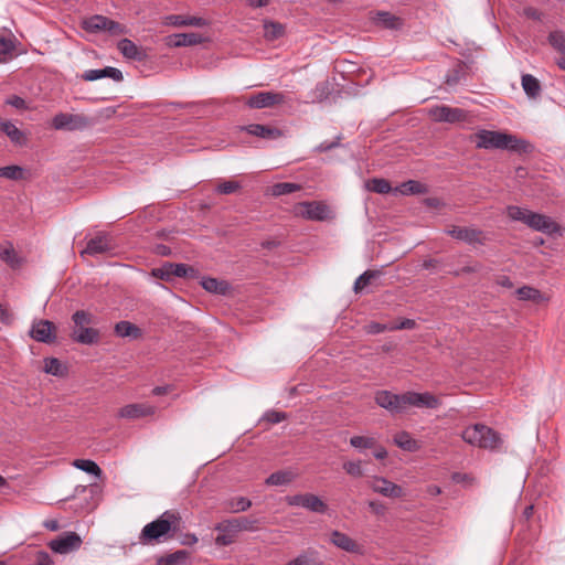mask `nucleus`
I'll use <instances>...</instances> for the list:
<instances>
[{
	"label": "nucleus",
	"instance_id": "50",
	"mask_svg": "<svg viewBox=\"0 0 565 565\" xmlns=\"http://www.w3.org/2000/svg\"><path fill=\"white\" fill-rule=\"evenodd\" d=\"M169 264L170 263H166L161 267L153 268L151 270V275L154 278H158V279H161V280H166V281L171 280L172 279V273H171L172 269L169 268Z\"/></svg>",
	"mask_w": 565,
	"mask_h": 565
},
{
	"label": "nucleus",
	"instance_id": "8",
	"mask_svg": "<svg viewBox=\"0 0 565 565\" xmlns=\"http://www.w3.org/2000/svg\"><path fill=\"white\" fill-rule=\"evenodd\" d=\"M286 103V95L280 92H258L250 95L245 104L249 108L262 109Z\"/></svg>",
	"mask_w": 565,
	"mask_h": 565
},
{
	"label": "nucleus",
	"instance_id": "63",
	"mask_svg": "<svg viewBox=\"0 0 565 565\" xmlns=\"http://www.w3.org/2000/svg\"><path fill=\"white\" fill-rule=\"evenodd\" d=\"M36 564L38 565H50L51 564L50 555L45 552H39L38 558H36Z\"/></svg>",
	"mask_w": 565,
	"mask_h": 565
},
{
	"label": "nucleus",
	"instance_id": "20",
	"mask_svg": "<svg viewBox=\"0 0 565 565\" xmlns=\"http://www.w3.org/2000/svg\"><path fill=\"white\" fill-rule=\"evenodd\" d=\"M166 44L169 47L193 46L204 42V38L199 33H177L166 36Z\"/></svg>",
	"mask_w": 565,
	"mask_h": 565
},
{
	"label": "nucleus",
	"instance_id": "31",
	"mask_svg": "<svg viewBox=\"0 0 565 565\" xmlns=\"http://www.w3.org/2000/svg\"><path fill=\"white\" fill-rule=\"evenodd\" d=\"M115 333L120 338H138L140 335V329L129 321H119L115 324Z\"/></svg>",
	"mask_w": 565,
	"mask_h": 565
},
{
	"label": "nucleus",
	"instance_id": "23",
	"mask_svg": "<svg viewBox=\"0 0 565 565\" xmlns=\"http://www.w3.org/2000/svg\"><path fill=\"white\" fill-rule=\"evenodd\" d=\"M0 132H3L15 146L22 147L26 145V135L22 130H20L12 121L3 120L1 117Z\"/></svg>",
	"mask_w": 565,
	"mask_h": 565
},
{
	"label": "nucleus",
	"instance_id": "16",
	"mask_svg": "<svg viewBox=\"0 0 565 565\" xmlns=\"http://www.w3.org/2000/svg\"><path fill=\"white\" fill-rule=\"evenodd\" d=\"M257 519L249 516H241L224 520L215 525L216 531H232L238 533L241 531H254L257 529Z\"/></svg>",
	"mask_w": 565,
	"mask_h": 565
},
{
	"label": "nucleus",
	"instance_id": "48",
	"mask_svg": "<svg viewBox=\"0 0 565 565\" xmlns=\"http://www.w3.org/2000/svg\"><path fill=\"white\" fill-rule=\"evenodd\" d=\"M462 76H463V67H462V65L458 64L452 70H450L448 72V74L446 75L445 83L449 86L457 85L458 83H460Z\"/></svg>",
	"mask_w": 565,
	"mask_h": 565
},
{
	"label": "nucleus",
	"instance_id": "22",
	"mask_svg": "<svg viewBox=\"0 0 565 565\" xmlns=\"http://www.w3.org/2000/svg\"><path fill=\"white\" fill-rule=\"evenodd\" d=\"M117 49L122 54V56L127 60L142 62L148 56L145 49L136 45L131 40L126 39V38L121 39L117 43Z\"/></svg>",
	"mask_w": 565,
	"mask_h": 565
},
{
	"label": "nucleus",
	"instance_id": "61",
	"mask_svg": "<svg viewBox=\"0 0 565 565\" xmlns=\"http://www.w3.org/2000/svg\"><path fill=\"white\" fill-rule=\"evenodd\" d=\"M13 322V315L0 303V323L9 326Z\"/></svg>",
	"mask_w": 565,
	"mask_h": 565
},
{
	"label": "nucleus",
	"instance_id": "34",
	"mask_svg": "<svg viewBox=\"0 0 565 565\" xmlns=\"http://www.w3.org/2000/svg\"><path fill=\"white\" fill-rule=\"evenodd\" d=\"M377 22L386 29L396 30L402 26V20L386 11L377 12Z\"/></svg>",
	"mask_w": 565,
	"mask_h": 565
},
{
	"label": "nucleus",
	"instance_id": "7",
	"mask_svg": "<svg viewBox=\"0 0 565 565\" xmlns=\"http://www.w3.org/2000/svg\"><path fill=\"white\" fill-rule=\"evenodd\" d=\"M90 125V120L79 114L58 113L52 119V127L56 130H83Z\"/></svg>",
	"mask_w": 565,
	"mask_h": 565
},
{
	"label": "nucleus",
	"instance_id": "62",
	"mask_svg": "<svg viewBox=\"0 0 565 565\" xmlns=\"http://www.w3.org/2000/svg\"><path fill=\"white\" fill-rule=\"evenodd\" d=\"M415 327V321L412 319H404L399 324L390 326V331L393 330H402V329H413Z\"/></svg>",
	"mask_w": 565,
	"mask_h": 565
},
{
	"label": "nucleus",
	"instance_id": "4",
	"mask_svg": "<svg viewBox=\"0 0 565 565\" xmlns=\"http://www.w3.org/2000/svg\"><path fill=\"white\" fill-rule=\"evenodd\" d=\"M507 214L511 220L522 222L529 227L545 234H553L558 231V225L550 216L527 209L510 205L507 209Z\"/></svg>",
	"mask_w": 565,
	"mask_h": 565
},
{
	"label": "nucleus",
	"instance_id": "42",
	"mask_svg": "<svg viewBox=\"0 0 565 565\" xmlns=\"http://www.w3.org/2000/svg\"><path fill=\"white\" fill-rule=\"evenodd\" d=\"M285 28L278 22H266L264 24V34L267 40H276L282 36Z\"/></svg>",
	"mask_w": 565,
	"mask_h": 565
},
{
	"label": "nucleus",
	"instance_id": "43",
	"mask_svg": "<svg viewBox=\"0 0 565 565\" xmlns=\"http://www.w3.org/2000/svg\"><path fill=\"white\" fill-rule=\"evenodd\" d=\"M396 190L402 194H422L426 191L425 185L415 180L402 183Z\"/></svg>",
	"mask_w": 565,
	"mask_h": 565
},
{
	"label": "nucleus",
	"instance_id": "55",
	"mask_svg": "<svg viewBox=\"0 0 565 565\" xmlns=\"http://www.w3.org/2000/svg\"><path fill=\"white\" fill-rule=\"evenodd\" d=\"M341 139H342V137H341V135H339L335 137V139L333 141H323L315 148V151L322 153V152L332 150L334 148H338L340 146Z\"/></svg>",
	"mask_w": 565,
	"mask_h": 565
},
{
	"label": "nucleus",
	"instance_id": "51",
	"mask_svg": "<svg viewBox=\"0 0 565 565\" xmlns=\"http://www.w3.org/2000/svg\"><path fill=\"white\" fill-rule=\"evenodd\" d=\"M343 469L348 475L354 478H360L363 476V470L360 461H347L343 463Z\"/></svg>",
	"mask_w": 565,
	"mask_h": 565
},
{
	"label": "nucleus",
	"instance_id": "37",
	"mask_svg": "<svg viewBox=\"0 0 565 565\" xmlns=\"http://www.w3.org/2000/svg\"><path fill=\"white\" fill-rule=\"evenodd\" d=\"M74 467H76L77 469H81L87 473H90V475H94L95 477L97 478H100L102 477V469L99 468V466L93 461V460H89V459H76L74 462H73Z\"/></svg>",
	"mask_w": 565,
	"mask_h": 565
},
{
	"label": "nucleus",
	"instance_id": "14",
	"mask_svg": "<svg viewBox=\"0 0 565 565\" xmlns=\"http://www.w3.org/2000/svg\"><path fill=\"white\" fill-rule=\"evenodd\" d=\"M82 545L81 536L75 532H66L49 544L50 548L58 554H67L77 551Z\"/></svg>",
	"mask_w": 565,
	"mask_h": 565
},
{
	"label": "nucleus",
	"instance_id": "33",
	"mask_svg": "<svg viewBox=\"0 0 565 565\" xmlns=\"http://www.w3.org/2000/svg\"><path fill=\"white\" fill-rule=\"evenodd\" d=\"M522 87L525 94L532 98L537 97L541 93L540 82L531 74H524L522 76Z\"/></svg>",
	"mask_w": 565,
	"mask_h": 565
},
{
	"label": "nucleus",
	"instance_id": "12",
	"mask_svg": "<svg viewBox=\"0 0 565 565\" xmlns=\"http://www.w3.org/2000/svg\"><path fill=\"white\" fill-rule=\"evenodd\" d=\"M30 337L38 342L54 343L56 340V326L50 320H35L32 323Z\"/></svg>",
	"mask_w": 565,
	"mask_h": 565
},
{
	"label": "nucleus",
	"instance_id": "19",
	"mask_svg": "<svg viewBox=\"0 0 565 565\" xmlns=\"http://www.w3.org/2000/svg\"><path fill=\"white\" fill-rule=\"evenodd\" d=\"M162 24L167 25V26H174V28H183V26L202 28V26L207 25V21L200 17L169 14L163 18Z\"/></svg>",
	"mask_w": 565,
	"mask_h": 565
},
{
	"label": "nucleus",
	"instance_id": "54",
	"mask_svg": "<svg viewBox=\"0 0 565 565\" xmlns=\"http://www.w3.org/2000/svg\"><path fill=\"white\" fill-rule=\"evenodd\" d=\"M220 534L215 539V543L220 546H227L234 542L235 534L232 531H218Z\"/></svg>",
	"mask_w": 565,
	"mask_h": 565
},
{
	"label": "nucleus",
	"instance_id": "29",
	"mask_svg": "<svg viewBox=\"0 0 565 565\" xmlns=\"http://www.w3.org/2000/svg\"><path fill=\"white\" fill-rule=\"evenodd\" d=\"M295 473L289 470H279L271 473L266 480L267 486H287L295 479Z\"/></svg>",
	"mask_w": 565,
	"mask_h": 565
},
{
	"label": "nucleus",
	"instance_id": "60",
	"mask_svg": "<svg viewBox=\"0 0 565 565\" xmlns=\"http://www.w3.org/2000/svg\"><path fill=\"white\" fill-rule=\"evenodd\" d=\"M0 258L10 265H14L17 255H15L14 249L12 247H9V248H3L0 252Z\"/></svg>",
	"mask_w": 565,
	"mask_h": 565
},
{
	"label": "nucleus",
	"instance_id": "41",
	"mask_svg": "<svg viewBox=\"0 0 565 565\" xmlns=\"http://www.w3.org/2000/svg\"><path fill=\"white\" fill-rule=\"evenodd\" d=\"M301 185L292 182H279L271 186V194L275 196H280L289 193H294L299 191Z\"/></svg>",
	"mask_w": 565,
	"mask_h": 565
},
{
	"label": "nucleus",
	"instance_id": "25",
	"mask_svg": "<svg viewBox=\"0 0 565 565\" xmlns=\"http://www.w3.org/2000/svg\"><path fill=\"white\" fill-rule=\"evenodd\" d=\"M330 541L333 545L337 547L349 552V553H360L361 546L352 540L349 535L340 532V531H332Z\"/></svg>",
	"mask_w": 565,
	"mask_h": 565
},
{
	"label": "nucleus",
	"instance_id": "36",
	"mask_svg": "<svg viewBox=\"0 0 565 565\" xmlns=\"http://www.w3.org/2000/svg\"><path fill=\"white\" fill-rule=\"evenodd\" d=\"M189 553L185 550H179L174 553L162 556L158 559L159 565H178L185 562Z\"/></svg>",
	"mask_w": 565,
	"mask_h": 565
},
{
	"label": "nucleus",
	"instance_id": "3",
	"mask_svg": "<svg viewBox=\"0 0 565 565\" xmlns=\"http://www.w3.org/2000/svg\"><path fill=\"white\" fill-rule=\"evenodd\" d=\"M74 323L71 338L74 342L85 345L97 344L100 340V332L92 328L95 317L86 310H77L72 315Z\"/></svg>",
	"mask_w": 565,
	"mask_h": 565
},
{
	"label": "nucleus",
	"instance_id": "6",
	"mask_svg": "<svg viewBox=\"0 0 565 565\" xmlns=\"http://www.w3.org/2000/svg\"><path fill=\"white\" fill-rule=\"evenodd\" d=\"M295 214L306 220L319 222L332 217V211L321 201L300 202L295 206Z\"/></svg>",
	"mask_w": 565,
	"mask_h": 565
},
{
	"label": "nucleus",
	"instance_id": "18",
	"mask_svg": "<svg viewBox=\"0 0 565 565\" xmlns=\"http://www.w3.org/2000/svg\"><path fill=\"white\" fill-rule=\"evenodd\" d=\"M156 407L147 403L128 404L118 412V417L126 419H139L153 415Z\"/></svg>",
	"mask_w": 565,
	"mask_h": 565
},
{
	"label": "nucleus",
	"instance_id": "53",
	"mask_svg": "<svg viewBox=\"0 0 565 565\" xmlns=\"http://www.w3.org/2000/svg\"><path fill=\"white\" fill-rule=\"evenodd\" d=\"M13 50L14 43L12 42V40L6 36H0V62L4 61L2 56L10 55L13 52Z\"/></svg>",
	"mask_w": 565,
	"mask_h": 565
},
{
	"label": "nucleus",
	"instance_id": "58",
	"mask_svg": "<svg viewBox=\"0 0 565 565\" xmlns=\"http://www.w3.org/2000/svg\"><path fill=\"white\" fill-rule=\"evenodd\" d=\"M287 415L284 412L270 411L264 415V419L270 424H278L286 419Z\"/></svg>",
	"mask_w": 565,
	"mask_h": 565
},
{
	"label": "nucleus",
	"instance_id": "39",
	"mask_svg": "<svg viewBox=\"0 0 565 565\" xmlns=\"http://www.w3.org/2000/svg\"><path fill=\"white\" fill-rule=\"evenodd\" d=\"M169 268L172 269V277L180 278H193L196 274V270L189 265L185 264H169Z\"/></svg>",
	"mask_w": 565,
	"mask_h": 565
},
{
	"label": "nucleus",
	"instance_id": "40",
	"mask_svg": "<svg viewBox=\"0 0 565 565\" xmlns=\"http://www.w3.org/2000/svg\"><path fill=\"white\" fill-rule=\"evenodd\" d=\"M24 174V170L20 166H7L0 168V178H4L8 180H22Z\"/></svg>",
	"mask_w": 565,
	"mask_h": 565
},
{
	"label": "nucleus",
	"instance_id": "15",
	"mask_svg": "<svg viewBox=\"0 0 565 565\" xmlns=\"http://www.w3.org/2000/svg\"><path fill=\"white\" fill-rule=\"evenodd\" d=\"M430 117L439 122H459L467 119V111L461 108H454L446 105L435 106L429 110Z\"/></svg>",
	"mask_w": 565,
	"mask_h": 565
},
{
	"label": "nucleus",
	"instance_id": "45",
	"mask_svg": "<svg viewBox=\"0 0 565 565\" xmlns=\"http://www.w3.org/2000/svg\"><path fill=\"white\" fill-rule=\"evenodd\" d=\"M350 445L356 449H367L375 447L376 440L373 437L353 436L350 439Z\"/></svg>",
	"mask_w": 565,
	"mask_h": 565
},
{
	"label": "nucleus",
	"instance_id": "52",
	"mask_svg": "<svg viewBox=\"0 0 565 565\" xmlns=\"http://www.w3.org/2000/svg\"><path fill=\"white\" fill-rule=\"evenodd\" d=\"M105 31L111 35H120L127 32L126 26L108 18L106 19Z\"/></svg>",
	"mask_w": 565,
	"mask_h": 565
},
{
	"label": "nucleus",
	"instance_id": "38",
	"mask_svg": "<svg viewBox=\"0 0 565 565\" xmlns=\"http://www.w3.org/2000/svg\"><path fill=\"white\" fill-rule=\"evenodd\" d=\"M367 190L379 194H386L391 192L392 186L385 179L374 178L367 181Z\"/></svg>",
	"mask_w": 565,
	"mask_h": 565
},
{
	"label": "nucleus",
	"instance_id": "26",
	"mask_svg": "<svg viewBox=\"0 0 565 565\" xmlns=\"http://www.w3.org/2000/svg\"><path fill=\"white\" fill-rule=\"evenodd\" d=\"M249 135L263 138V139H277L281 137V131L277 128H273L265 125L253 124L244 128Z\"/></svg>",
	"mask_w": 565,
	"mask_h": 565
},
{
	"label": "nucleus",
	"instance_id": "44",
	"mask_svg": "<svg viewBox=\"0 0 565 565\" xmlns=\"http://www.w3.org/2000/svg\"><path fill=\"white\" fill-rule=\"evenodd\" d=\"M516 295L521 300H532L534 302H539L542 299L540 290L530 286H523L519 288L516 290Z\"/></svg>",
	"mask_w": 565,
	"mask_h": 565
},
{
	"label": "nucleus",
	"instance_id": "10",
	"mask_svg": "<svg viewBox=\"0 0 565 565\" xmlns=\"http://www.w3.org/2000/svg\"><path fill=\"white\" fill-rule=\"evenodd\" d=\"M404 406L405 409L409 406L417 408H430L436 409L441 405L440 399L429 392L417 393L408 391L404 393Z\"/></svg>",
	"mask_w": 565,
	"mask_h": 565
},
{
	"label": "nucleus",
	"instance_id": "59",
	"mask_svg": "<svg viewBox=\"0 0 565 565\" xmlns=\"http://www.w3.org/2000/svg\"><path fill=\"white\" fill-rule=\"evenodd\" d=\"M365 330L369 334H379L386 330H390V326L382 324L379 322H371L365 327Z\"/></svg>",
	"mask_w": 565,
	"mask_h": 565
},
{
	"label": "nucleus",
	"instance_id": "24",
	"mask_svg": "<svg viewBox=\"0 0 565 565\" xmlns=\"http://www.w3.org/2000/svg\"><path fill=\"white\" fill-rule=\"evenodd\" d=\"M104 77H109L115 82H121L124 78L121 71L111 66H107L102 70H88L82 75V78L87 82L97 81Z\"/></svg>",
	"mask_w": 565,
	"mask_h": 565
},
{
	"label": "nucleus",
	"instance_id": "32",
	"mask_svg": "<svg viewBox=\"0 0 565 565\" xmlns=\"http://www.w3.org/2000/svg\"><path fill=\"white\" fill-rule=\"evenodd\" d=\"M381 271L380 270H365L362 275H360L355 281H354V286H353V290L355 294H360L364 290V288L371 284V281L373 279H376L381 276Z\"/></svg>",
	"mask_w": 565,
	"mask_h": 565
},
{
	"label": "nucleus",
	"instance_id": "9",
	"mask_svg": "<svg viewBox=\"0 0 565 565\" xmlns=\"http://www.w3.org/2000/svg\"><path fill=\"white\" fill-rule=\"evenodd\" d=\"M115 246L113 237L107 233L100 232L87 242L86 247L81 254L90 256L109 254L115 249Z\"/></svg>",
	"mask_w": 565,
	"mask_h": 565
},
{
	"label": "nucleus",
	"instance_id": "1",
	"mask_svg": "<svg viewBox=\"0 0 565 565\" xmlns=\"http://www.w3.org/2000/svg\"><path fill=\"white\" fill-rule=\"evenodd\" d=\"M475 139L476 147L479 149H509L527 152L532 148L530 142L500 131L480 130L475 135Z\"/></svg>",
	"mask_w": 565,
	"mask_h": 565
},
{
	"label": "nucleus",
	"instance_id": "49",
	"mask_svg": "<svg viewBox=\"0 0 565 565\" xmlns=\"http://www.w3.org/2000/svg\"><path fill=\"white\" fill-rule=\"evenodd\" d=\"M44 371L52 375H61L62 363L55 358H47L44 360Z\"/></svg>",
	"mask_w": 565,
	"mask_h": 565
},
{
	"label": "nucleus",
	"instance_id": "13",
	"mask_svg": "<svg viewBox=\"0 0 565 565\" xmlns=\"http://www.w3.org/2000/svg\"><path fill=\"white\" fill-rule=\"evenodd\" d=\"M404 402V393L394 394L390 391L383 390L375 394V403L380 407L387 409L391 414L405 412Z\"/></svg>",
	"mask_w": 565,
	"mask_h": 565
},
{
	"label": "nucleus",
	"instance_id": "28",
	"mask_svg": "<svg viewBox=\"0 0 565 565\" xmlns=\"http://www.w3.org/2000/svg\"><path fill=\"white\" fill-rule=\"evenodd\" d=\"M107 17L95 14L81 22L82 29L89 33L105 31Z\"/></svg>",
	"mask_w": 565,
	"mask_h": 565
},
{
	"label": "nucleus",
	"instance_id": "30",
	"mask_svg": "<svg viewBox=\"0 0 565 565\" xmlns=\"http://www.w3.org/2000/svg\"><path fill=\"white\" fill-rule=\"evenodd\" d=\"M394 443L397 447L406 451H416L418 449L417 441L407 431H399L394 436Z\"/></svg>",
	"mask_w": 565,
	"mask_h": 565
},
{
	"label": "nucleus",
	"instance_id": "11",
	"mask_svg": "<svg viewBox=\"0 0 565 565\" xmlns=\"http://www.w3.org/2000/svg\"><path fill=\"white\" fill-rule=\"evenodd\" d=\"M286 502L288 505L301 507L316 513H324L327 510V504L312 493L288 495Z\"/></svg>",
	"mask_w": 565,
	"mask_h": 565
},
{
	"label": "nucleus",
	"instance_id": "46",
	"mask_svg": "<svg viewBox=\"0 0 565 565\" xmlns=\"http://www.w3.org/2000/svg\"><path fill=\"white\" fill-rule=\"evenodd\" d=\"M241 189V184L239 182L237 181H233V180H226V181H222L217 184L215 191L218 193V194H224V195H228V194H233L235 193L236 191H238Z\"/></svg>",
	"mask_w": 565,
	"mask_h": 565
},
{
	"label": "nucleus",
	"instance_id": "27",
	"mask_svg": "<svg viewBox=\"0 0 565 565\" xmlns=\"http://www.w3.org/2000/svg\"><path fill=\"white\" fill-rule=\"evenodd\" d=\"M201 285L206 291L216 295H226L231 290V286L227 281L212 277L203 278Z\"/></svg>",
	"mask_w": 565,
	"mask_h": 565
},
{
	"label": "nucleus",
	"instance_id": "21",
	"mask_svg": "<svg viewBox=\"0 0 565 565\" xmlns=\"http://www.w3.org/2000/svg\"><path fill=\"white\" fill-rule=\"evenodd\" d=\"M371 488L374 492H377L387 498L396 499L404 495L402 487L388 481L385 478H375L371 483Z\"/></svg>",
	"mask_w": 565,
	"mask_h": 565
},
{
	"label": "nucleus",
	"instance_id": "17",
	"mask_svg": "<svg viewBox=\"0 0 565 565\" xmlns=\"http://www.w3.org/2000/svg\"><path fill=\"white\" fill-rule=\"evenodd\" d=\"M447 233L451 237L468 244H483L486 241L483 232L473 227L452 226Z\"/></svg>",
	"mask_w": 565,
	"mask_h": 565
},
{
	"label": "nucleus",
	"instance_id": "56",
	"mask_svg": "<svg viewBox=\"0 0 565 565\" xmlns=\"http://www.w3.org/2000/svg\"><path fill=\"white\" fill-rule=\"evenodd\" d=\"M6 104L9 105V106H12L17 109H20V110H24V109H28V105H26V102L18 96V95H11L9 96L7 99H6Z\"/></svg>",
	"mask_w": 565,
	"mask_h": 565
},
{
	"label": "nucleus",
	"instance_id": "35",
	"mask_svg": "<svg viewBox=\"0 0 565 565\" xmlns=\"http://www.w3.org/2000/svg\"><path fill=\"white\" fill-rule=\"evenodd\" d=\"M250 507L252 501L245 497L233 498L225 503V509L233 513L246 511Z\"/></svg>",
	"mask_w": 565,
	"mask_h": 565
},
{
	"label": "nucleus",
	"instance_id": "2",
	"mask_svg": "<svg viewBox=\"0 0 565 565\" xmlns=\"http://www.w3.org/2000/svg\"><path fill=\"white\" fill-rule=\"evenodd\" d=\"M180 522L178 513L163 512L157 520L146 524L140 533V542L149 544L167 539L171 531H175Z\"/></svg>",
	"mask_w": 565,
	"mask_h": 565
},
{
	"label": "nucleus",
	"instance_id": "47",
	"mask_svg": "<svg viewBox=\"0 0 565 565\" xmlns=\"http://www.w3.org/2000/svg\"><path fill=\"white\" fill-rule=\"evenodd\" d=\"M550 44L562 53H565V33L562 31L551 32L548 35Z\"/></svg>",
	"mask_w": 565,
	"mask_h": 565
},
{
	"label": "nucleus",
	"instance_id": "57",
	"mask_svg": "<svg viewBox=\"0 0 565 565\" xmlns=\"http://www.w3.org/2000/svg\"><path fill=\"white\" fill-rule=\"evenodd\" d=\"M315 558L307 553L298 555L296 558L289 561L286 565H315Z\"/></svg>",
	"mask_w": 565,
	"mask_h": 565
},
{
	"label": "nucleus",
	"instance_id": "64",
	"mask_svg": "<svg viewBox=\"0 0 565 565\" xmlns=\"http://www.w3.org/2000/svg\"><path fill=\"white\" fill-rule=\"evenodd\" d=\"M480 269V266L479 265H475V266H465L462 267L460 270H457L455 273V275L459 276L461 274H470V273H476Z\"/></svg>",
	"mask_w": 565,
	"mask_h": 565
},
{
	"label": "nucleus",
	"instance_id": "5",
	"mask_svg": "<svg viewBox=\"0 0 565 565\" xmlns=\"http://www.w3.org/2000/svg\"><path fill=\"white\" fill-rule=\"evenodd\" d=\"M461 437L471 446L489 450H495L502 444L500 435L483 424H476L467 427L462 431Z\"/></svg>",
	"mask_w": 565,
	"mask_h": 565
}]
</instances>
